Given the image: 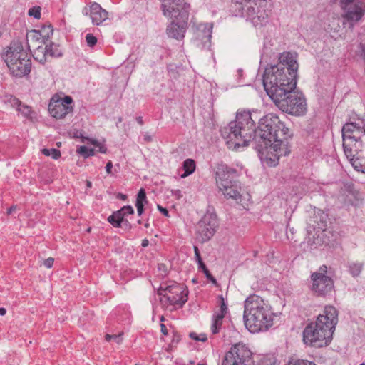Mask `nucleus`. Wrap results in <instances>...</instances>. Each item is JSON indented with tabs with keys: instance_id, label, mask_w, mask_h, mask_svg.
<instances>
[{
	"instance_id": "obj_39",
	"label": "nucleus",
	"mask_w": 365,
	"mask_h": 365,
	"mask_svg": "<svg viewBox=\"0 0 365 365\" xmlns=\"http://www.w3.org/2000/svg\"><path fill=\"white\" fill-rule=\"evenodd\" d=\"M190 337L195 341H205L207 340L206 335L204 334L197 335L195 332H191L190 334Z\"/></svg>"
},
{
	"instance_id": "obj_64",
	"label": "nucleus",
	"mask_w": 365,
	"mask_h": 365,
	"mask_svg": "<svg viewBox=\"0 0 365 365\" xmlns=\"http://www.w3.org/2000/svg\"><path fill=\"white\" fill-rule=\"evenodd\" d=\"M121 121H122V118H120H120H118V123H120Z\"/></svg>"
},
{
	"instance_id": "obj_40",
	"label": "nucleus",
	"mask_w": 365,
	"mask_h": 365,
	"mask_svg": "<svg viewBox=\"0 0 365 365\" xmlns=\"http://www.w3.org/2000/svg\"><path fill=\"white\" fill-rule=\"evenodd\" d=\"M7 102L11 105V106L14 107V108H16V109L17 110L18 107L20 106L21 104V101L17 99L16 98L11 96L8 99H7Z\"/></svg>"
},
{
	"instance_id": "obj_35",
	"label": "nucleus",
	"mask_w": 365,
	"mask_h": 365,
	"mask_svg": "<svg viewBox=\"0 0 365 365\" xmlns=\"http://www.w3.org/2000/svg\"><path fill=\"white\" fill-rule=\"evenodd\" d=\"M86 41L89 47H93L97 43V38L91 34L86 35Z\"/></svg>"
},
{
	"instance_id": "obj_15",
	"label": "nucleus",
	"mask_w": 365,
	"mask_h": 365,
	"mask_svg": "<svg viewBox=\"0 0 365 365\" xmlns=\"http://www.w3.org/2000/svg\"><path fill=\"white\" fill-rule=\"evenodd\" d=\"M27 57V53L24 51L23 46L19 41H13L8 47L4 54V61L6 62L8 68H9V61L12 59L11 62L16 63L20 60L24 61V58Z\"/></svg>"
},
{
	"instance_id": "obj_59",
	"label": "nucleus",
	"mask_w": 365,
	"mask_h": 365,
	"mask_svg": "<svg viewBox=\"0 0 365 365\" xmlns=\"http://www.w3.org/2000/svg\"><path fill=\"white\" fill-rule=\"evenodd\" d=\"M137 122L140 124V125H143V118L142 117H138L137 118Z\"/></svg>"
},
{
	"instance_id": "obj_36",
	"label": "nucleus",
	"mask_w": 365,
	"mask_h": 365,
	"mask_svg": "<svg viewBox=\"0 0 365 365\" xmlns=\"http://www.w3.org/2000/svg\"><path fill=\"white\" fill-rule=\"evenodd\" d=\"M28 14L30 16H34L35 19H38L41 17L40 7H33L29 9Z\"/></svg>"
},
{
	"instance_id": "obj_62",
	"label": "nucleus",
	"mask_w": 365,
	"mask_h": 365,
	"mask_svg": "<svg viewBox=\"0 0 365 365\" xmlns=\"http://www.w3.org/2000/svg\"><path fill=\"white\" fill-rule=\"evenodd\" d=\"M86 186H87V187H88V188H91V187H92V183H91V182L88 180V181L86 182Z\"/></svg>"
},
{
	"instance_id": "obj_3",
	"label": "nucleus",
	"mask_w": 365,
	"mask_h": 365,
	"mask_svg": "<svg viewBox=\"0 0 365 365\" xmlns=\"http://www.w3.org/2000/svg\"><path fill=\"white\" fill-rule=\"evenodd\" d=\"M338 323V311L332 307H326L323 314H319L314 323L308 324L303 331L304 344L322 347L332 339L333 333Z\"/></svg>"
},
{
	"instance_id": "obj_22",
	"label": "nucleus",
	"mask_w": 365,
	"mask_h": 365,
	"mask_svg": "<svg viewBox=\"0 0 365 365\" xmlns=\"http://www.w3.org/2000/svg\"><path fill=\"white\" fill-rule=\"evenodd\" d=\"M26 41L28 48H35L38 45L46 44V35H42L41 33L36 30H32L27 33Z\"/></svg>"
},
{
	"instance_id": "obj_10",
	"label": "nucleus",
	"mask_w": 365,
	"mask_h": 365,
	"mask_svg": "<svg viewBox=\"0 0 365 365\" xmlns=\"http://www.w3.org/2000/svg\"><path fill=\"white\" fill-rule=\"evenodd\" d=\"M158 294L165 297L170 304L182 306L187 300L188 291L184 285L173 282L170 285H161Z\"/></svg>"
},
{
	"instance_id": "obj_32",
	"label": "nucleus",
	"mask_w": 365,
	"mask_h": 365,
	"mask_svg": "<svg viewBox=\"0 0 365 365\" xmlns=\"http://www.w3.org/2000/svg\"><path fill=\"white\" fill-rule=\"evenodd\" d=\"M147 202H148V200H147V197H146L145 190L144 189L141 188L138 193L135 205H138V203H140V205H144V204L147 203Z\"/></svg>"
},
{
	"instance_id": "obj_19",
	"label": "nucleus",
	"mask_w": 365,
	"mask_h": 365,
	"mask_svg": "<svg viewBox=\"0 0 365 365\" xmlns=\"http://www.w3.org/2000/svg\"><path fill=\"white\" fill-rule=\"evenodd\" d=\"M212 25L208 23L200 24L197 29V38L202 41V47L210 48Z\"/></svg>"
},
{
	"instance_id": "obj_23",
	"label": "nucleus",
	"mask_w": 365,
	"mask_h": 365,
	"mask_svg": "<svg viewBox=\"0 0 365 365\" xmlns=\"http://www.w3.org/2000/svg\"><path fill=\"white\" fill-rule=\"evenodd\" d=\"M34 48L33 57L41 64H44L47 61L46 47L43 45H38Z\"/></svg>"
},
{
	"instance_id": "obj_58",
	"label": "nucleus",
	"mask_w": 365,
	"mask_h": 365,
	"mask_svg": "<svg viewBox=\"0 0 365 365\" xmlns=\"http://www.w3.org/2000/svg\"><path fill=\"white\" fill-rule=\"evenodd\" d=\"M6 309H5V308H4V307H1V308H0V315H1V316H4V315H5V314H6Z\"/></svg>"
},
{
	"instance_id": "obj_55",
	"label": "nucleus",
	"mask_w": 365,
	"mask_h": 365,
	"mask_svg": "<svg viewBox=\"0 0 365 365\" xmlns=\"http://www.w3.org/2000/svg\"><path fill=\"white\" fill-rule=\"evenodd\" d=\"M122 224L123 225V226H125L126 227H130V226H131L130 222H128V220H125V219H123V222H122Z\"/></svg>"
},
{
	"instance_id": "obj_1",
	"label": "nucleus",
	"mask_w": 365,
	"mask_h": 365,
	"mask_svg": "<svg viewBox=\"0 0 365 365\" xmlns=\"http://www.w3.org/2000/svg\"><path fill=\"white\" fill-rule=\"evenodd\" d=\"M220 133L232 150L246 147L253 140L261 160L270 167L277 165L280 157L290 153L288 139L292 134L279 118L273 113L262 118L256 128L250 111H238L235 119L222 127Z\"/></svg>"
},
{
	"instance_id": "obj_48",
	"label": "nucleus",
	"mask_w": 365,
	"mask_h": 365,
	"mask_svg": "<svg viewBox=\"0 0 365 365\" xmlns=\"http://www.w3.org/2000/svg\"><path fill=\"white\" fill-rule=\"evenodd\" d=\"M158 210L166 217H169L168 210L166 208L163 207L161 205H158Z\"/></svg>"
},
{
	"instance_id": "obj_25",
	"label": "nucleus",
	"mask_w": 365,
	"mask_h": 365,
	"mask_svg": "<svg viewBox=\"0 0 365 365\" xmlns=\"http://www.w3.org/2000/svg\"><path fill=\"white\" fill-rule=\"evenodd\" d=\"M364 264L362 262H351L348 264L350 274L354 277H358L363 269Z\"/></svg>"
},
{
	"instance_id": "obj_44",
	"label": "nucleus",
	"mask_w": 365,
	"mask_h": 365,
	"mask_svg": "<svg viewBox=\"0 0 365 365\" xmlns=\"http://www.w3.org/2000/svg\"><path fill=\"white\" fill-rule=\"evenodd\" d=\"M194 251H195V258H196V261L197 262V264H202L203 262L200 257V254L198 247L196 246H194Z\"/></svg>"
},
{
	"instance_id": "obj_17",
	"label": "nucleus",
	"mask_w": 365,
	"mask_h": 365,
	"mask_svg": "<svg viewBox=\"0 0 365 365\" xmlns=\"http://www.w3.org/2000/svg\"><path fill=\"white\" fill-rule=\"evenodd\" d=\"M83 13L85 15L89 14L92 23L96 25H99L108 19V12L96 2L93 3L89 9L84 8Z\"/></svg>"
},
{
	"instance_id": "obj_51",
	"label": "nucleus",
	"mask_w": 365,
	"mask_h": 365,
	"mask_svg": "<svg viewBox=\"0 0 365 365\" xmlns=\"http://www.w3.org/2000/svg\"><path fill=\"white\" fill-rule=\"evenodd\" d=\"M113 168V163L111 161H109L108 163H107L106 165V171L108 174H110L111 173V169Z\"/></svg>"
},
{
	"instance_id": "obj_29",
	"label": "nucleus",
	"mask_w": 365,
	"mask_h": 365,
	"mask_svg": "<svg viewBox=\"0 0 365 365\" xmlns=\"http://www.w3.org/2000/svg\"><path fill=\"white\" fill-rule=\"evenodd\" d=\"M77 152L83 156L85 158L92 156L95 154V150L93 148H88L85 145L80 146L77 149Z\"/></svg>"
},
{
	"instance_id": "obj_38",
	"label": "nucleus",
	"mask_w": 365,
	"mask_h": 365,
	"mask_svg": "<svg viewBox=\"0 0 365 365\" xmlns=\"http://www.w3.org/2000/svg\"><path fill=\"white\" fill-rule=\"evenodd\" d=\"M105 338H106V340L108 341H110V339L114 340L118 344H121L123 341V338H122L121 334H120L118 335L106 334Z\"/></svg>"
},
{
	"instance_id": "obj_42",
	"label": "nucleus",
	"mask_w": 365,
	"mask_h": 365,
	"mask_svg": "<svg viewBox=\"0 0 365 365\" xmlns=\"http://www.w3.org/2000/svg\"><path fill=\"white\" fill-rule=\"evenodd\" d=\"M56 101L58 103H62V104L65 106V107H72L71 104L73 102V99L71 96H66L64 98Z\"/></svg>"
},
{
	"instance_id": "obj_46",
	"label": "nucleus",
	"mask_w": 365,
	"mask_h": 365,
	"mask_svg": "<svg viewBox=\"0 0 365 365\" xmlns=\"http://www.w3.org/2000/svg\"><path fill=\"white\" fill-rule=\"evenodd\" d=\"M53 258L52 257H48V259H45L43 262V265L47 267V268H51L52 267L53 264Z\"/></svg>"
},
{
	"instance_id": "obj_45",
	"label": "nucleus",
	"mask_w": 365,
	"mask_h": 365,
	"mask_svg": "<svg viewBox=\"0 0 365 365\" xmlns=\"http://www.w3.org/2000/svg\"><path fill=\"white\" fill-rule=\"evenodd\" d=\"M259 365H276L275 360L273 358L263 359Z\"/></svg>"
},
{
	"instance_id": "obj_5",
	"label": "nucleus",
	"mask_w": 365,
	"mask_h": 365,
	"mask_svg": "<svg viewBox=\"0 0 365 365\" xmlns=\"http://www.w3.org/2000/svg\"><path fill=\"white\" fill-rule=\"evenodd\" d=\"M239 14L250 19L255 26H262L267 22L269 11L266 10V0H233Z\"/></svg>"
},
{
	"instance_id": "obj_4",
	"label": "nucleus",
	"mask_w": 365,
	"mask_h": 365,
	"mask_svg": "<svg viewBox=\"0 0 365 365\" xmlns=\"http://www.w3.org/2000/svg\"><path fill=\"white\" fill-rule=\"evenodd\" d=\"M244 322L250 332L267 331L272 325V313L264 302L257 296L245 302Z\"/></svg>"
},
{
	"instance_id": "obj_54",
	"label": "nucleus",
	"mask_w": 365,
	"mask_h": 365,
	"mask_svg": "<svg viewBox=\"0 0 365 365\" xmlns=\"http://www.w3.org/2000/svg\"><path fill=\"white\" fill-rule=\"evenodd\" d=\"M16 210V206H11L8 210L7 214L10 215Z\"/></svg>"
},
{
	"instance_id": "obj_21",
	"label": "nucleus",
	"mask_w": 365,
	"mask_h": 365,
	"mask_svg": "<svg viewBox=\"0 0 365 365\" xmlns=\"http://www.w3.org/2000/svg\"><path fill=\"white\" fill-rule=\"evenodd\" d=\"M48 110L52 117L61 119L73 111V107H65L62 103L55 101L49 103Z\"/></svg>"
},
{
	"instance_id": "obj_8",
	"label": "nucleus",
	"mask_w": 365,
	"mask_h": 365,
	"mask_svg": "<svg viewBox=\"0 0 365 365\" xmlns=\"http://www.w3.org/2000/svg\"><path fill=\"white\" fill-rule=\"evenodd\" d=\"M343 11V24L348 23L353 28L365 12V0H336Z\"/></svg>"
},
{
	"instance_id": "obj_49",
	"label": "nucleus",
	"mask_w": 365,
	"mask_h": 365,
	"mask_svg": "<svg viewBox=\"0 0 365 365\" xmlns=\"http://www.w3.org/2000/svg\"><path fill=\"white\" fill-rule=\"evenodd\" d=\"M326 230L324 229L321 228V230L319 229L316 232V235H317V238L321 237L323 238L324 236L327 235Z\"/></svg>"
},
{
	"instance_id": "obj_26",
	"label": "nucleus",
	"mask_w": 365,
	"mask_h": 365,
	"mask_svg": "<svg viewBox=\"0 0 365 365\" xmlns=\"http://www.w3.org/2000/svg\"><path fill=\"white\" fill-rule=\"evenodd\" d=\"M47 56L50 57H59L62 55L61 50L58 48V46L51 43L49 45H46Z\"/></svg>"
},
{
	"instance_id": "obj_16",
	"label": "nucleus",
	"mask_w": 365,
	"mask_h": 365,
	"mask_svg": "<svg viewBox=\"0 0 365 365\" xmlns=\"http://www.w3.org/2000/svg\"><path fill=\"white\" fill-rule=\"evenodd\" d=\"M188 19L178 17V19L173 20L167 27V34L169 37L180 40L184 38L187 26Z\"/></svg>"
},
{
	"instance_id": "obj_60",
	"label": "nucleus",
	"mask_w": 365,
	"mask_h": 365,
	"mask_svg": "<svg viewBox=\"0 0 365 365\" xmlns=\"http://www.w3.org/2000/svg\"><path fill=\"white\" fill-rule=\"evenodd\" d=\"M148 245V240H143L142 241V246L143 247H147Z\"/></svg>"
},
{
	"instance_id": "obj_37",
	"label": "nucleus",
	"mask_w": 365,
	"mask_h": 365,
	"mask_svg": "<svg viewBox=\"0 0 365 365\" xmlns=\"http://www.w3.org/2000/svg\"><path fill=\"white\" fill-rule=\"evenodd\" d=\"M339 21H340V19L339 17L333 16L331 22L330 24H329V25H328L329 29L334 30V31H338L339 28L340 27Z\"/></svg>"
},
{
	"instance_id": "obj_31",
	"label": "nucleus",
	"mask_w": 365,
	"mask_h": 365,
	"mask_svg": "<svg viewBox=\"0 0 365 365\" xmlns=\"http://www.w3.org/2000/svg\"><path fill=\"white\" fill-rule=\"evenodd\" d=\"M222 324V320L221 319V317H219V319L213 317V322L211 326V330L212 334H215L218 333Z\"/></svg>"
},
{
	"instance_id": "obj_27",
	"label": "nucleus",
	"mask_w": 365,
	"mask_h": 365,
	"mask_svg": "<svg viewBox=\"0 0 365 365\" xmlns=\"http://www.w3.org/2000/svg\"><path fill=\"white\" fill-rule=\"evenodd\" d=\"M120 212H115L108 217V221L115 227H121L122 220Z\"/></svg>"
},
{
	"instance_id": "obj_18",
	"label": "nucleus",
	"mask_w": 365,
	"mask_h": 365,
	"mask_svg": "<svg viewBox=\"0 0 365 365\" xmlns=\"http://www.w3.org/2000/svg\"><path fill=\"white\" fill-rule=\"evenodd\" d=\"M12 59L9 61V70L13 76L16 77H22L25 75H27L31 71V60L28 58H24V61L20 60L16 62L15 64L11 62Z\"/></svg>"
},
{
	"instance_id": "obj_2",
	"label": "nucleus",
	"mask_w": 365,
	"mask_h": 365,
	"mask_svg": "<svg viewBox=\"0 0 365 365\" xmlns=\"http://www.w3.org/2000/svg\"><path fill=\"white\" fill-rule=\"evenodd\" d=\"M295 53L284 52L279 57V63L265 68L263 86L272 100L294 90L299 64Z\"/></svg>"
},
{
	"instance_id": "obj_11",
	"label": "nucleus",
	"mask_w": 365,
	"mask_h": 365,
	"mask_svg": "<svg viewBox=\"0 0 365 365\" xmlns=\"http://www.w3.org/2000/svg\"><path fill=\"white\" fill-rule=\"evenodd\" d=\"M163 14L166 17L178 19V17L188 19L190 4L185 0H161Z\"/></svg>"
},
{
	"instance_id": "obj_7",
	"label": "nucleus",
	"mask_w": 365,
	"mask_h": 365,
	"mask_svg": "<svg viewBox=\"0 0 365 365\" xmlns=\"http://www.w3.org/2000/svg\"><path fill=\"white\" fill-rule=\"evenodd\" d=\"M272 101L281 110L291 115H302L306 111L305 99L295 89L281 97L277 96Z\"/></svg>"
},
{
	"instance_id": "obj_33",
	"label": "nucleus",
	"mask_w": 365,
	"mask_h": 365,
	"mask_svg": "<svg viewBox=\"0 0 365 365\" xmlns=\"http://www.w3.org/2000/svg\"><path fill=\"white\" fill-rule=\"evenodd\" d=\"M117 212H120V218L122 220V222H123L124 217L126 215H132L134 213V210L130 205L123 206L120 210H118Z\"/></svg>"
},
{
	"instance_id": "obj_63",
	"label": "nucleus",
	"mask_w": 365,
	"mask_h": 365,
	"mask_svg": "<svg viewBox=\"0 0 365 365\" xmlns=\"http://www.w3.org/2000/svg\"><path fill=\"white\" fill-rule=\"evenodd\" d=\"M322 243L324 244V245H329V241L327 240H322Z\"/></svg>"
},
{
	"instance_id": "obj_9",
	"label": "nucleus",
	"mask_w": 365,
	"mask_h": 365,
	"mask_svg": "<svg viewBox=\"0 0 365 365\" xmlns=\"http://www.w3.org/2000/svg\"><path fill=\"white\" fill-rule=\"evenodd\" d=\"M252 355L245 345L237 344L225 354L222 365H252Z\"/></svg>"
},
{
	"instance_id": "obj_41",
	"label": "nucleus",
	"mask_w": 365,
	"mask_h": 365,
	"mask_svg": "<svg viewBox=\"0 0 365 365\" xmlns=\"http://www.w3.org/2000/svg\"><path fill=\"white\" fill-rule=\"evenodd\" d=\"M90 143L95 145L96 147L98 148V151L102 153H106L107 151V148L105 147V145H102L101 143H98L96 140H89Z\"/></svg>"
},
{
	"instance_id": "obj_12",
	"label": "nucleus",
	"mask_w": 365,
	"mask_h": 365,
	"mask_svg": "<svg viewBox=\"0 0 365 365\" xmlns=\"http://www.w3.org/2000/svg\"><path fill=\"white\" fill-rule=\"evenodd\" d=\"M217 226V215L207 212L197 226V238L201 242L208 241L215 234Z\"/></svg>"
},
{
	"instance_id": "obj_56",
	"label": "nucleus",
	"mask_w": 365,
	"mask_h": 365,
	"mask_svg": "<svg viewBox=\"0 0 365 365\" xmlns=\"http://www.w3.org/2000/svg\"><path fill=\"white\" fill-rule=\"evenodd\" d=\"M144 140L147 142H150L152 140V137L149 135L148 134H145L144 135Z\"/></svg>"
},
{
	"instance_id": "obj_28",
	"label": "nucleus",
	"mask_w": 365,
	"mask_h": 365,
	"mask_svg": "<svg viewBox=\"0 0 365 365\" xmlns=\"http://www.w3.org/2000/svg\"><path fill=\"white\" fill-rule=\"evenodd\" d=\"M42 153L46 156H51L53 159H58L61 156V152L56 148H43L41 150Z\"/></svg>"
},
{
	"instance_id": "obj_57",
	"label": "nucleus",
	"mask_w": 365,
	"mask_h": 365,
	"mask_svg": "<svg viewBox=\"0 0 365 365\" xmlns=\"http://www.w3.org/2000/svg\"><path fill=\"white\" fill-rule=\"evenodd\" d=\"M118 198L121 199L123 200H125L127 198V196L125 195H124V194L119 193L118 195Z\"/></svg>"
},
{
	"instance_id": "obj_52",
	"label": "nucleus",
	"mask_w": 365,
	"mask_h": 365,
	"mask_svg": "<svg viewBox=\"0 0 365 365\" xmlns=\"http://www.w3.org/2000/svg\"><path fill=\"white\" fill-rule=\"evenodd\" d=\"M226 313L221 312V310H220L219 312H217L216 314L214 315L213 317L219 319V317H221V319L223 320V318L225 317Z\"/></svg>"
},
{
	"instance_id": "obj_24",
	"label": "nucleus",
	"mask_w": 365,
	"mask_h": 365,
	"mask_svg": "<svg viewBox=\"0 0 365 365\" xmlns=\"http://www.w3.org/2000/svg\"><path fill=\"white\" fill-rule=\"evenodd\" d=\"M195 162L192 159H186L182 164L184 173L182 174L181 178H184L191 175L195 170Z\"/></svg>"
},
{
	"instance_id": "obj_47",
	"label": "nucleus",
	"mask_w": 365,
	"mask_h": 365,
	"mask_svg": "<svg viewBox=\"0 0 365 365\" xmlns=\"http://www.w3.org/2000/svg\"><path fill=\"white\" fill-rule=\"evenodd\" d=\"M220 310H221V312H225L226 313L227 311V307L225 302V300L224 299L220 297Z\"/></svg>"
},
{
	"instance_id": "obj_6",
	"label": "nucleus",
	"mask_w": 365,
	"mask_h": 365,
	"mask_svg": "<svg viewBox=\"0 0 365 365\" xmlns=\"http://www.w3.org/2000/svg\"><path fill=\"white\" fill-rule=\"evenodd\" d=\"M235 173V170L225 165L217 167L216 171V182L219 190L227 199L236 201L241 200V186L237 180H232L230 175Z\"/></svg>"
},
{
	"instance_id": "obj_20",
	"label": "nucleus",
	"mask_w": 365,
	"mask_h": 365,
	"mask_svg": "<svg viewBox=\"0 0 365 365\" xmlns=\"http://www.w3.org/2000/svg\"><path fill=\"white\" fill-rule=\"evenodd\" d=\"M343 148L344 154L348 159L354 158L365 152V140H354L347 148L345 145V141H343Z\"/></svg>"
},
{
	"instance_id": "obj_30",
	"label": "nucleus",
	"mask_w": 365,
	"mask_h": 365,
	"mask_svg": "<svg viewBox=\"0 0 365 365\" xmlns=\"http://www.w3.org/2000/svg\"><path fill=\"white\" fill-rule=\"evenodd\" d=\"M198 267H199V269H201L202 270V272H204V274H205L206 277L207 279H209L212 283H213L214 284H217V281L216 279H215V277L210 274V272H209L208 269L207 268V267L205 266V264H204V262H202V264H198Z\"/></svg>"
},
{
	"instance_id": "obj_43",
	"label": "nucleus",
	"mask_w": 365,
	"mask_h": 365,
	"mask_svg": "<svg viewBox=\"0 0 365 365\" xmlns=\"http://www.w3.org/2000/svg\"><path fill=\"white\" fill-rule=\"evenodd\" d=\"M289 365H292V364L289 363ZM292 365H315V364L307 360L298 359Z\"/></svg>"
},
{
	"instance_id": "obj_34",
	"label": "nucleus",
	"mask_w": 365,
	"mask_h": 365,
	"mask_svg": "<svg viewBox=\"0 0 365 365\" xmlns=\"http://www.w3.org/2000/svg\"><path fill=\"white\" fill-rule=\"evenodd\" d=\"M16 110L19 113H21L26 118H29L31 113V108L29 106L26 105H22L21 103L18 107Z\"/></svg>"
},
{
	"instance_id": "obj_50",
	"label": "nucleus",
	"mask_w": 365,
	"mask_h": 365,
	"mask_svg": "<svg viewBox=\"0 0 365 365\" xmlns=\"http://www.w3.org/2000/svg\"><path fill=\"white\" fill-rule=\"evenodd\" d=\"M136 207H137V212H138V215L139 216H140L143 212V205H140V203H138V205H135Z\"/></svg>"
},
{
	"instance_id": "obj_14",
	"label": "nucleus",
	"mask_w": 365,
	"mask_h": 365,
	"mask_svg": "<svg viewBox=\"0 0 365 365\" xmlns=\"http://www.w3.org/2000/svg\"><path fill=\"white\" fill-rule=\"evenodd\" d=\"M312 290L320 295L330 292L334 287L332 279L322 273L315 272L312 275Z\"/></svg>"
},
{
	"instance_id": "obj_53",
	"label": "nucleus",
	"mask_w": 365,
	"mask_h": 365,
	"mask_svg": "<svg viewBox=\"0 0 365 365\" xmlns=\"http://www.w3.org/2000/svg\"><path fill=\"white\" fill-rule=\"evenodd\" d=\"M161 332L163 335L168 334V329L164 324H160Z\"/></svg>"
},
{
	"instance_id": "obj_61",
	"label": "nucleus",
	"mask_w": 365,
	"mask_h": 365,
	"mask_svg": "<svg viewBox=\"0 0 365 365\" xmlns=\"http://www.w3.org/2000/svg\"><path fill=\"white\" fill-rule=\"evenodd\" d=\"M158 268L160 270H163V272H165V267L163 264H159Z\"/></svg>"
},
{
	"instance_id": "obj_13",
	"label": "nucleus",
	"mask_w": 365,
	"mask_h": 365,
	"mask_svg": "<svg viewBox=\"0 0 365 365\" xmlns=\"http://www.w3.org/2000/svg\"><path fill=\"white\" fill-rule=\"evenodd\" d=\"M341 132L343 141H345L346 148L354 140H365V125L361 127L354 123H347L344 125Z\"/></svg>"
}]
</instances>
